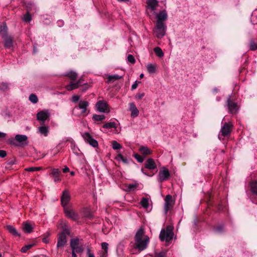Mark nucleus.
Here are the masks:
<instances>
[{"instance_id": "1", "label": "nucleus", "mask_w": 257, "mask_h": 257, "mask_svg": "<svg viewBox=\"0 0 257 257\" xmlns=\"http://www.w3.org/2000/svg\"><path fill=\"white\" fill-rule=\"evenodd\" d=\"M150 238L145 234L143 229L140 228L136 232L135 236V248L140 251L145 249L149 243Z\"/></svg>"}, {"instance_id": "2", "label": "nucleus", "mask_w": 257, "mask_h": 257, "mask_svg": "<svg viewBox=\"0 0 257 257\" xmlns=\"http://www.w3.org/2000/svg\"><path fill=\"white\" fill-rule=\"evenodd\" d=\"M65 76H67L71 80L70 83L65 86V89L68 91H72L77 89L83 84L81 79L76 81L77 74L75 71H70L68 73H65Z\"/></svg>"}, {"instance_id": "3", "label": "nucleus", "mask_w": 257, "mask_h": 257, "mask_svg": "<svg viewBox=\"0 0 257 257\" xmlns=\"http://www.w3.org/2000/svg\"><path fill=\"white\" fill-rule=\"evenodd\" d=\"M167 31V26L166 24H161L156 23L153 30L155 36L158 38L161 39L165 35Z\"/></svg>"}, {"instance_id": "4", "label": "nucleus", "mask_w": 257, "mask_h": 257, "mask_svg": "<svg viewBox=\"0 0 257 257\" xmlns=\"http://www.w3.org/2000/svg\"><path fill=\"white\" fill-rule=\"evenodd\" d=\"M174 233L171 227L168 226L166 229H162L159 238L161 241H169L173 239Z\"/></svg>"}, {"instance_id": "5", "label": "nucleus", "mask_w": 257, "mask_h": 257, "mask_svg": "<svg viewBox=\"0 0 257 257\" xmlns=\"http://www.w3.org/2000/svg\"><path fill=\"white\" fill-rule=\"evenodd\" d=\"M226 105L228 109L229 113L233 114L237 112L239 109L237 103L231 99V95L228 96Z\"/></svg>"}, {"instance_id": "6", "label": "nucleus", "mask_w": 257, "mask_h": 257, "mask_svg": "<svg viewBox=\"0 0 257 257\" xmlns=\"http://www.w3.org/2000/svg\"><path fill=\"white\" fill-rule=\"evenodd\" d=\"M58 227L62 229L61 232L58 235L57 247L58 251H59L62 250V247H63L64 246V227L63 224L60 222L58 224Z\"/></svg>"}, {"instance_id": "7", "label": "nucleus", "mask_w": 257, "mask_h": 257, "mask_svg": "<svg viewBox=\"0 0 257 257\" xmlns=\"http://www.w3.org/2000/svg\"><path fill=\"white\" fill-rule=\"evenodd\" d=\"M232 126L231 124L225 122L222 126L220 133L218 134V139L221 140H223V137L229 136L231 133Z\"/></svg>"}, {"instance_id": "8", "label": "nucleus", "mask_w": 257, "mask_h": 257, "mask_svg": "<svg viewBox=\"0 0 257 257\" xmlns=\"http://www.w3.org/2000/svg\"><path fill=\"white\" fill-rule=\"evenodd\" d=\"M170 176V173L169 170L163 167L160 170L159 174L157 176V180L159 183H162L164 181L168 180Z\"/></svg>"}, {"instance_id": "9", "label": "nucleus", "mask_w": 257, "mask_h": 257, "mask_svg": "<svg viewBox=\"0 0 257 257\" xmlns=\"http://www.w3.org/2000/svg\"><path fill=\"white\" fill-rule=\"evenodd\" d=\"M89 105V103L86 100H80L79 102V104L78 106H76L73 109V112L75 113V111L78 109H80L81 111L79 113L77 114L78 115H80L84 114L86 112L88 106Z\"/></svg>"}, {"instance_id": "10", "label": "nucleus", "mask_w": 257, "mask_h": 257, "mask_svg": "<svg viewBox=\"0 0 257 257\" xmlns=\"http://www.w3.org/2000/svg\"><path fill=\"white\" fill-rule=\"evenodd\" d=\"M65 216L72 220L77 221L79 219V215L75 210L65 207Z\"/></svg>"}, {"instance_id": "11", "label": "nucleus", "mask_w": 257, "mask_h": 257, "mask_svg": "<svg viewBox=\"0 0 257 257\" xmlns=\"http://www.w3.org/2000/svg\"><path fill=\"white\" fill-rule=\"evenodd\" d=\"M84 141L89 144L90 146L94 148H96L98 146L97 141L93 139L92 137L88 133H84L82 135Z\"/></svg>"}, {"instance_id": "12", "label": "nucleus", "mask_w": 257, "mask_h": 257, "mask_svg": "<svg viewBox=\"0 0 257 257\" xmlns=\"http://www.w3.org/2000/svg\"><path fill=\"white\" fill-rule=\"evenodd\" d=\"M174 203L172 197L171 195H167L165 198L164 211L166 214H167L168 211L170 210L173 206Z\"/></svg>"}, {"instance_id": "13", "label": "nucleus", "mask_w": 257, "mask_h": 257, "mask_svg": "<svg viewBox=\"0 0 257 257\" xmlns=\"http://www.w3.org/2000/svg\"><path fill=\"white\" fill-rule=\"evenodd\" d=\"M50 113L48 110H42L38 112L37 114V119L39 121H42L41 124H43L45 121L49 119Z\"/></svg>"}, {"instance_id": "14", "label": "nucleus", "mask_w": 257, "mask_h": 257, "mask_svg": "<svg viewBox=\"0 0 257 257\" xmlns=\"http://www.w3.org/2000/svg\"><path fill=\"white\" fill-rule=\"evenodd\" d=\"M250 189L252 193V201L253 202L257 204V180L252 181L249 184Z\"/></svg>"}, {"instance_id": "15", "label": "nucleus", "mask_w": 257, "mask_h": 257, "mask_svg": "<svg viewBox=\"0 0 257 257\" xmlns=\"http://www.w3.org/2000/svg\"><path fill=\"white\" fill-rule=\"evenodd\" d=\"M157 21L156 23H159L161 24H165L166 21L168 19V15L166 10H162L159 12L156 16Z\"/></svg>"}, {"instance_id": "16", "label": "nucleus", "mask_w": 257, "mask_h": 257, "mask_svg": "<svg viewBox=\"0 0 257 257\" xmlns=\"http://www.w3.org/2000/svg\"><path fill=\"white\" fill-rule=\"evenodd\" d=\"M97 110L100 112H105L108 109V104L104 100H99L96 104Z\"/></svg>"}, {"instance_id": "17", "label": "nucleus", "mask_w": 257, "mask_h": 257, "mask_svg": "<svg viewBox=\"0 0 257 257\" xmlns=\"http://www.w3.org/2000/svg\"><path fill=\"white\" fill-rule=\"evenodd\" d=\"M2 38L4 41V46L6 48L10 49L13 48L14 40L11 36L7 35Z\"/></svg>"}, {"instance_id": "18", "label": "nucleus", "mask_w": 257, "mask_h": 257, "mask_svg": "<svg viewBox=\"0 0 257 257\" xmlns=\"http://www.w3.org/2000/svg\"><path fill=\"white\" fill-rule=\"evenodd\" d=\"M145 167L146 168L150 170H154L157 168L156 164L154 160L152 158L147 159L145 162Z\"/></svg>"}, {"instance_id": "19", "label": "nucleus", "mask_w": 257, "mask_h": 257, "mask_svg": "<svg viewBox=\"0 0 257 257\" xmlns=\"http://www.w3.org/2000/svg\"><path fill=\"white\" fill-rule=\"evenodd\" d=\"M146 3L148 9L151 11H155L158 5V2L157 0H147Z\"/></svg>"}, {"instance_id": "20", "label": "nucleus", "mask_w": 257, "mask_h": 257, "mask_svg": "<svg viewBox=\"0 0 257 257\" xmlns=\"http://www.w3.org/2000/svg\"><path fill=\"white\" fill-rule=\"evenodd\" d=\"M115 159L118 161H121L124 164H128L130 161H132L131 158H127L124 157L119 152H117V154Z\"/></svg>"}, {"instance_id": "21", "label": "nucleus", "mask_w": 257, "mask_h": 257, "mask_svg": "<svg viewBox=\"0 0 257 257\" xmlns=\"http://www.w3.org/2000/svg\"><path fill=\"white\" fill-rule=\"evenodd\" d=\"M130 110L131 111V116L135 117L139 115V110L134 102L130 103Z\"/></svg>"}, {"instance_id": "22", "label": "nucleus", "mask_w": 257, "mask_h": 257, "mask_svg": "<svg viewBox=\"0 0 257 257\" xmlns=\"http://www.w3.org/2000/svg\"><path fill=\"white\" fill-rule=\"evenodd\" d=\"M60 172L57 169H53L51 172L52 177L54 178V180L55 182H59L61 179L60 178Z\"/></svg>"}, {"instance_id": "23", "label": "nucleus", "mask_w": 257, "mask_h": 257, "mask_svg": "<svg viewBox=\"0 0 257 257\" xmlns=\"http://www.w3.org/2000/svg\"><path fill=\"white\" fill-rule=\"evenodd\" d=\"M139 151L141 154L145 156L149 155L152 153V151L148 147L144 146H140Z\"/></svg>"}, {"instance_id": "24", "label": "nucleus", "mask_w": 257, "mask_h": 257, "mask_svg": "<svg viewBox=\"0 0 257 257\" xmlns=\"http://www.w3.org/2000/svg\"><path fill=\"white\" fill-rule=\"evenodd\" d=\"M7 229L8 231L14 236H20V234L18 232L16 228L11 225H7Z\"/></svg>"}, {"instance_id": "25", "label": "nucleus", "mask_w": 257, "mask_h": 257, "mask_svg": "<svg viewBox=\"0 0 257 257\" xmlns=\"http://www.w3.org/2000/svg\"><path fill=\"white\" fill-rule=\"evenodd\" d=\"M38 131L41 135L47 137L49 133V127L45 125H42L38 128Z\"/></svg>"}, {"instance_id": "26", "label": "nucleus", "mask_w": 257, "mask_h": 257, "mask_svg": "<svg viewBox=\"0 0 257 257\" xmlns=\"http://www.w3.org/2000/svg\"><path fill=\"white\" fill-rule=\"evenodd\" d=\"M15 139L18 142L24 145V143L27 141L28 138L26 135H17L15 136Z\"/></svg>"}, {"instance_id": "27", "label": "nucleus", "mask_w": 257, "mask_h": 257, "mask_svg": "<svg viewBox=\"0 0 257 257\" xmlns=\"http://www.w3.org/2000/svg\"><path fill=\"white\" fill-rule=\"evenodd\" d=\"M67 143V145L68 146L69 144H70V147H71V150H72L73 152L75 154H76L77 155H79V149L75 146V145L74 144V143L73 142H72V141L71 142H68V141L67 140V141H65V143Z\"/></svg>"}, {"instance_id": "28", "label": "nucleus", "mask_w": 257, "mask_h": 257, "mask_svg": "<svg viewBox=\"0 0 257 257\" xmlns=\"http://www.w3.org/2000/svg\"><path fill=\"white\" fill-rule=\"evenodd\" d=\"M8 27L6 23L0 26V35L2 37L8 35L7 34Z\"/></svg>"}, {"instance_id": "29", "label": "nucleus", "mask_w": 257, "mask_h": 257, "mask_svg": "<svg viewBox=\"0 0 257 257\" xmlns=\"http://www.w3.org/2000/svg\"><path fill=\"white\" fill-rule=\"evenodd\" d=\"M139 186V184L137 183L126 184L125 186V190L128 192L134 191Z\"/></svg>"}, {"instance_id": "30", "label": "nucleus", "mask_w": 257, "mask_h": 257, "mask_svg": "<svg viewBox=\"0 0 257 257\" xmlns=\"http://www.w3.org/2000/svg\"><path fill=\"white\" fill-rule=\"evenodd\" d=\"M23 229L26 233H29L33 231V227L30 223L25 222L23 223Z\"/></svg>"}, {"instance_id": "31", "label": "nucleus", "mask_w": 257, "mask_h": 257, "mask_svg": "<svg viewBox=\"0 0 257 257\" xmlns=\"http://www.w3.org/2000/svg\"><path fill=\"white\" fill-rule=\"evenodd\" d=\"M79 245H80L79 239L78 237L72 238L70 240V246L72 250Z\"/></svg>"}, {"instance_id": "32", "label": "nucleus", "mask_w": 257, "mask_h": 257, "mask_svg": "<svg viewBox=\"0 0 257 257\" xmlns=\"http://www.w3.org/2000/svg\"><path fill=\"white\" fill-rule=\"evenodd\" d=\"M147 69L150 73H154L156 71V65L153 64H148L147 65Z\"/></svg>"}, {"instance_id": "33", "label": "nucleus", "mask_w": 257, "mask_h": 257, "mask_svg": "<svg viewBox=\"0 0 257 257\" xmlns=\"http://www.w3.org/2000/svg\"><path fill=\"white\" fill-rule=\"evenodd\" d=\"M121 78L122 76H119L117 74L108 75L107 82L109 83L111 82H113L114 81L120 79Z\"/></svg>"}, {"instance_id": "34", "label": "nucleus", "mask_w": 257, "mask_h": 257, "mask_svg": "<svg viewBox=\"0 0 257 257\" xmlns=\"http://www.w3.org/2000/svg\"><path fill=\"white\" fill-rule=\"evenodd\" d=\"M103 127L106 129H110L112 128H116L117 127V125L115 122H109L104 124Z\"/></svg>"}, {"instance_id": "35", "label": "nucleus", "mask_w": 257, "mask_h": 257, "mask_svg": "<svg viewBox=\"0 0 257 257\" xmlns=\"http://www.w3.org/2000/svg\"><path fill=\"white\" fill-rule=\"evenodd\" d=\"M140 203L143 208L147 209L149 205V199L145 197L143 198L141 200Z\"/></svg>"}, {"instance_id": "36", "label": "nucleus", "mask_w": 257, "mask_h": 257, "mask_svg": "<svg viewBox=\"0 0 257 257\" xmlns=\"http://www.w3.org/2000/svg\"><path fill=\"white\" fill-rule=\"evenodd\" d=\"M249 49L251 51H255L257 49V43L255 42L253 39H251L249 43Z\"/></svg>"}, {"instance_id": "37", "label": "nucleus", "mask_w": 257, "mask_h": 257, "mask_svg": "<svg viewBox=\"0 0 257 257\" xmlns=\"http://www.w3.org/2000/svg\"><path fill=\"white\" fill-rule=\"evenodd\" d=\"M154 51L157 56L159 57H163L164 53L162 50L159 47L154 48Z\"/></svg>"}, {"instance_id": "38", "label": "nucleus", "mask_w": 257, "mask_h": 257, "mask_svg": "<svg viewBox=\"0 0 257 257\" xmlns=\"http://www.w3.org/2000/svg\"><path fill=\"white\" fill-rule=\"evenodd\" d=\"M251 22L253 25H257V10H255L252 13Z\"/></svg>"}, {"instance_id": "39", "label": "nucleus", "mask_w": 257, "mask_h": 257, "mask_svg": "<svg viewBox=\"0 0 257 257\" xmlns=\"http://www.w3.org/2000/svg\"><path fill=\"white\" fill-rule=\"evenodd\" d=\"M105 116L103 114H94L92 119L96 121L103 120L105 118Z\"/></svg>"}, {"instance_id": "40", "label": "nucleus", "mask_w": 257, "mask_h": 257, "mask_svg": "<svg viewBox=\"0 0 257 257\" xmlns=\"http://www.w3.org/2000/svg\"><path fill=\"white\" fill-rule=\"evenodd\" d=\"M29 100L34 104L37 103L38 101V98L35 94H31L29 97Z\"/></svg>"}, {"instance_id": "41", "label": "nucleus", "mask_w": 257, "mask_h": 257, "mask_svg": "<svg viewBox=\"0 0 257 257\" xmlns=\"http://www.w3.org/2000/svg\"><path fill=\"white\" fill-rule=\"evenodd\" d=\"M26 7L27 12H29V13H30L33 10H36V9L35 6L33 4L31 3H27L26 4Z\"/></svg>"}, {"instance_id": "42", "label": "nucleus", "mask_w": 257, "mask_h": 257, "mask_svg": "<svg viewBox=\"0 0 257 257\" xmlns=\"http://www.w3.org/2000/svg\"><path fill=\"white\" fill-rule=\"evenodd\" d=\"M84 216L88 219H91L93 215L88 208H85L84 211Z\"/></svg>"}, {"instance_id": "43", "label": "nucleus", "mask_w": 257, "mask_h": 257, "mask_svg": "<svg viewBox=\"0 0 257 257\" xmlns=\"http://www.w3.org/2000/svg\"><path fill=\"white\" fill-rule=\"evenodd\" d=\"M111 145L113 149L115 150H119L122 148L121 145L115 141H113Z\"/></svg>"}, {"instance_id": "44", "label": "nucleus", "mask_w": 257, "mask_h": 257, "mask_svg": "<svg viewBox=\"0 0 257 257\" xmlns=\"http://www.w3.org/2000/svg\"><path fill=\"white\" fill-rule=\"evenodd\" d=\"M84 248L82 245H79L78 246L74 248L72 250V251L77 253H82L83 251Z\"/></svg>"}, {"instance_id": "45", "label": "nucleus", "mask_w": 257, "mask_h": 257, "mask_svg": "<svg viewBox=\"0 0 257 257\" xmlns=\"http://www.w3.org/2000/svg\"><path fill=\"white\" fill-rule=\"evenodd\" d=\"M34 245V244H29L26 245L21 248V250L22 252H26L28 250L31 248Z\"/></svg>"}, {"instance_id": "46", "label": "nucleus", "mask_w": 257, "mask_h": 257, "mask_svg": "<svg viewBox=\"0 0 257 257\" xmlns=\"http://www.w3.org/2000/svg\"><path fill=\"white\" fill-rule=\"evenodd\" d=\"M71 197L70 193L65 190V207H67V204L70 200Z\"/></svg>"}, {"instance_id": "47", "label": "nucleus", "mask_w": 257, "mask_h": 257, "mask_svg": "<svg viewBox=\"0 0 257 257\" xmlns=\"http://www.w3.org/2000/svg\"><path fill=\"white\" fill-rule=\"evenodd\" d=\"M23 19L26 22H30L32 20V17L29 12H27L24 15Z\"/></svg>"}, {"instance_id": "48", "label": "nucleus", "mask_w": 257, "mask_h": 257, "mask_svg": "<svg viewBox=\"0 0 257 257\" xmlns=\"http://www.w3.org/2000/svg\"><path fill=\"white\" fill-rule=\"evenodd\" d=\"M166 252L164 250L155 252V257H166Z\"/></svg>"}, {"instance_id": "49", "label": "nucleus", "mask_w": 257, "mask_h": 257, "mask_svg": "<svg viewBox=\"0 0 257 257\" xmlns=\"http://www.w3.org/2000/svg\"><path fill=\"white\" fill-rule=\"evenodd\" d=\"M133 157L137 160L139 163H143L144 158L138 154H134Z\"/></svg>"}, {"instance_id": "50", "label": "nucleus", "mask_w": 257, "mask_h": 257, "mask_svg": "<svg viewBox=\"0 0 257 257\" xmlns=\"http://www.w3.org/2000/svg\"><path fill=\"white\" fill-rule=\"evenodd\" d=\"M9 89V85L7 83L3 82L0 84V89L6 91Z\"/></svg>"}, {"instance_id": "51", "label": "nucleus", "mask_w": 257, "mask_h": 257, "mask_svg": "<svg viewBox=\"0 0 257 257\" xmlns=\"http://www.w3.org/2000/svg\"><path fill=\"white\" fill-rule=\"evenodd\" d=\"M127 60L128 62H130L132 64H134L136 62L134 57L133 56V55L131 54L128 55Z\"/></svg>"}, {"instance_id": "52", "label": "nucleus", "mask_w": 257, "mask_h": 257, "mask_svg": "<svg viewBox=\"0 0 257 257\" xmlns=\"http://www.w3.org/2000/svg\"><path fill=\"white\" fill-rule=\"evenodd\" d=\"M224 230L223 225L218 226L214 228V231L218 233H221Z\"/></svg>"}, {"instance_id": "53", "label": "nucleus", "mask_w": 257, "mask_h": 257, "mask_svg": "<svg viewBox=\"0 0 257 257\" xmlns=\"http://www.w3.org/2000/svg\"><path fill=\"white\" fill-rule=\"evenodd\" d=\"M108 244L107 242H104L101 243V248L104 251H108Z\"/></svg>"}, {"instance_id": "54", "label": "nucleus", "mask_w": 257, "mask_h": 257, "mask_svg": "<svg viewBox=\"0 0 257 257\" xmlns=\"http://www.w3.org/2000/svg\"><path fill=\"white\" fill-rule=\"evenodd\" d=\"M80 99V96L77 95H73L71 98V101L73 102L76 103Z\"/></svg>"}, {"instance_id": "55", "label": "nucleus", "mask_w": 257, "mask_h": 257, "mask_svg": "<svg viewBox=\"0 0 257 257\" xmlns=\"http://www.w3.org/2000/svg\"><path fill=\"white\" fill-rule=\"evenodd\" d=\"M7 164L9 165H13L16 164L15 158H11L7 161Z\"/></svg>"}, {"instance_id": "56", "label": "nucleus", "mask_w": 257, "mask_h": 257, "mask_svg": "<svg viewBox=\"0 0 257 257\" xmlns=\"http://www.w3.org/2000/svg\"><path fill=\"white\" fill-rule=\"evenodd\" d=\"M7 152L3 150H0V157L2 158H5L7 156Z\"/></svg>"}, {"instance_id": "57", "label": "nucleus", "mask_w": 257, "mask_h": 257, "mask_svg": "<svg viewBox=\"0 0 257 257\" xmlns=\"http://www.w3.org/2000/svg\"><path fill=\"white\" fill-rule=\"evenodd\" d=\"M61 202L62 206L64 208V190L62 192Z\"/></svg>"}, {"instance_id": "58", "label": "nucleus", "mask_w": 257, "mask_h": 257, "mask_svg": "<svg viewBox=\"0 0 257 257\" xmlns=\"http://www.w3.org/2000/svg\"><path fill=\"white\" fill-rule=\"evenodd\" d=\"M144 96H145L144 93H138L136 95V98L139 100H141Z\"/></svg>"}, {"instance_id": "59", "label": "nucleus", "mask_w": 257, "mask_h": 257, "mask_svg": "<svg viewBox=\"0 0 257 257\" xmlns=\"http://www.w3.org/2000/svg\"><path fill=\"white\" fill-rule=\"evenodd\" d=\"M87 254L88 255V257H95L93 253H91L89 248L87 249Z\"/></svg>"}, {"instance_id": "60", "label": "nucleus", "mask_w": 257, "mask_h": 257, "mask_svg": "<svg viewBox=\"0 0 257 257\" xmlns=\"http://www.w3.org/2000/svg\"><path fill=\"white\" fill-rule=\"evenodd\" d=\"M26 171L27 172H34L35 171V168L34 167H29L25 169Z\"/></svg>"}, {"instance_id": "61", "label": "nucleus", "mask_w": 257, "mask_h": 257, "mask_svg": "<svg viewBox=\"0 0 257 257\" xmlns=\"http://www.w3.org/2000/svg\"><path fill=\"white\" fill-rule=\"evenodd\" d=\"M107 255V252L103 251L100 254V257H106Z\"/></svg>"}, {"instance_id": "62", "label": "nucleus", "mask_w": 257, "mask_h": 257, "mask_svg": "<svg viewBox=\"0 0 257 257\" xmlns=\"http://www.w3.org/2000/svg\"><path fill=\"white\" fill-rule=\"evenodd\" d=\"M138 86L137 82L136 81L132 85V90H134L137 88Z\"/></svg>"}, {"instance_id": "63", "label": "nucleus", "mask_w": 257, "mask_h": 257, "mask_svg": "<svg viewBox=\"0 0 257 257\" xmlns=\"http://www.w3.org/2000/svg\"><path fill=\"white\" fill-rule=\"evenodd\" d=\"M6 136V134L4 133L0 132V139L4 138Z\"/></svg>"}, {"instance_id": "64", "label": "nucleus", "mask_w": 257, "mask_h": 257, "mask_svg": "<svg viewBox=\"0 0 257 257\" xmlns=\"http://www.w3.org/2000/svg\"><path fill=\"white\" fill-rule=\"evenodd\" d=\"M43 241L45 243H48L49 242V240L47 237H44L43 238Z\"/></svg>"}]
</instances>
